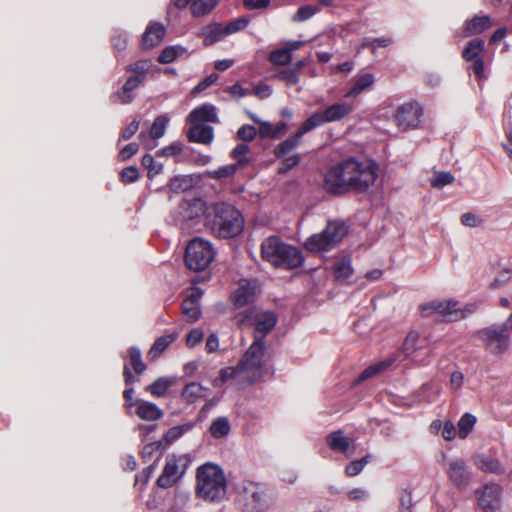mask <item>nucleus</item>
<instances>
[{
    "instance_id": "26",
    "label": "nucleus",
    "mask_w": 512,
    "mask_h": 512,
    "mask_svg": "<svg viewBox=\"0 0 512 512\" xmlns=\"http://www.w3.org/2000/svg\"><path fill=\"white\" fill-rule=\"evenodd\" d=\"M135 414L142 420L156 421L162 418L163 411L155 403L140 400L136 407Z\"/></svg>"
},
{
    "instance_id": "36",
    "label": "nucleus",
    "mask_w": 512,
    "mask_h": 512,
    "mask_svg": "<svg viewBox=\"0 0 512 512\" xmlns=\"http://www.w3.org/2000/svg\"><path fill=\"white\" fill-rule=\"evenodd\" d=\"M165 449V446L162 441H155L152 443L146 444L142 451L141 456L144 460V462H148L152 460V458L155 457L154 462L158 463L163 455V451Z\"/></svg>"
},
{
    "instance_id": "3",
    "label": "nucleus",
    "mask_w": 512,
    "mask_h": 512,
    "mask_svg": "<svg viewBox=\"0 0 512 512\" xmlns=\"http://www.w3.org/2000/svg\"><path fill=\"white\" fill-rule=\"evenodd\" d=\"M261 257L274 267L286 270L299 268L304 263L301 250L278 236H270L262 242Z\"/></svg>"
},
{
    "instance_id": "20",
    "label": "nucleus",
    "mask_w": 512,
    "mask_h": 512,
    "mask_svg": "<svg viewBox=\"0 0 512 512\" xmlns=\"http://www.w3.org/2000/svg\"><path fill=\"white\" fill-rule=\"evenodd\" d=\"M187 138L191 143L209 145L214 139V129L212 126L205 124H190V128L187 132Z\"/></svg>"
},
{
    "instance_id": "21",
    "label": "nucleus",
    "mask_w": 512,
    "mask_h": 512,
    "mask_svg": "<svg viewBox=\"0 0 512 512\" xmlns=\"http://www.w3.org/2000/svg\"><path fill=\"white\" fill-rule=\"evenodd\" d=\"M187 122L189 124H204L205 122L218 123L219 119L215 106L212 104H203L193 109L187 117Z\"/></svg>"
},
{
    "instance_id": "27",
    "label": "nucleus",
    "mask_w": 512,
    "mask_h": 512,
    "mask_svg": "<svg viewBox=\"0 0 512 512\" xmlns=\"http://www.w3.org/2000/svg\"><path fill=\"white\" fill-rule=\"evenodd\" d=\"M250 163V159L247 157H244L242 159H238L236 163L225 165L222 167H219L218 169L209 172V177L215 180H220L223 178H230L233 177L239 167H244Z\"/></svg>"
},
{
    "instance_id": "39",
    "label": "nucleus",
    "mask_w": 512,
    "mask_h": 512,
    "mask_svg": "<svg viewBox=\"0 0 512 512\" xmlns=\"http://www.w3.org/2000/svg\"><path fill=\"white\" fill-rule=\"evenodd\" d=\"M324 123H328L324 110L316 111L302 123L298 129L299 134L304 135L307 132L323 125Z\"/></svg>"
},
{
    "instance_id": "12",
    "label": "nucleus",
    "mask_w": 512,
    "mask_h": 512,
    "mask_svg": "<svg viewBox=\"0 0 512 512\" xmlns=\"http://www.w3.org/2000/svg\"><path fill=\"white\" fill-rule=\"evenodd\" d=\"M446 474L451 484L459 489L466 488L472 476L466 461L462 458L449 461L446 467Z\"/></svg>"
},
{
    "instance_id": "32",
    "label": "nucleus",
    "mask_w": 512,
    "mask_h": 512,
    "mask_svg": "<svg viewBox=\"0 0 512 512\" xmlns=\"http://www.w3.org/2000/svg\"><path fill=\"white\" fill-rule=\"evenodd\" d=\"M175 340L176 336L173 334L158 337L148 352V358L152 361L157 359Z\"/></svg>"
},
{
    "instance_id": "4",
    "label": "nucleus",
    "mask_w": 512,
    "mask_h": 512,
    "mask_svg": "<svg viewBox=\"0 0 512 512\" xmlns=\"http://www.w3.org/2000/svg\"><path fill=\"white\" fill-rule=\"evenodd\" d=\"M227 491V480L223 469L214 463H205L196 470V494L210 502L221 501Z\"/></svg>"
},
{
    "instance_id": "18",
    "label": "nucleus",
    "mask_w": 512,
    "mask_h": 512,
    "mask_svg": "<svg viewBox=\"0 0 512 512\" xmlns=\"http://www.w3.org/2000/svg\"><path fill=\"white\" fill-rule=\"evenodd\" d=\"M326 444L334 452H340L347 458L351 457L354 450L350 451V447L353 445V439L344 435L342 430H336L329 433L326 438Z\"/></svg>"
},
{
    "instance_id": "41",
    "label": "nucleus",
    "mask_w": 512,
    "mask_h": 512,
    "mask_svg": "<svg viewBox=\"0 0 512 512\" xmlns=\"http://www.w3.org/2000/svg\"><path fill=\"white\" fill-rule=\"evenodd\" d=\"M292 60L293 55L285 46L274 49L268 54V61L274 66H287L291 64Z\"/></svg>"
},
{
    "instance_id": "33",
    "label": "nucleus",
    "mask_w": 512,
    "mask_h": 512,
    "mask_svg": "<svg viewBox=\"0 0 512 512\" xmlns=\"http://www.w3.org/2000/svg\"><path fill=\"white\" fill-rule=\"evenodd\" d=\"M169 119L164 116L160 115L155 118L149 133L141 132L139 134V139L141 141H144L146 138H152V139H159L161 138L166 130V126L168 124Z\"/></svg>"
},
{
    "instance_id": "57",
    "label": "nucleus",
    "mask_w": 512,
    "mask_h": 512,
    "mask_svg": "<svg viewBox=\"0 0 512 512\" xmlns=\"http://www.w3.org/2000/svg\"><path fill=\"white\" fill-rule=\"evenodd\" d=\"M392 44L390 38H365L362 43V48H370L373 52L377 48H385Z\"/></svg>"
},
{
    "instance_id": "38",
    "label": "nucleus",
    "mask_w": 512,
    "mask_h": 512,
    "mask_svg": "<svg viewBox=\"0 0 512 512\" xmlns=\"http://www.w3.org/2000/svg\"><path fill=\"white\" fill-rule=\"evenodd\" d=\"M476 465L478 469L485 473L503 474L505 472L500 461L492 457H479Z\"/></svg>"
},
{
    "instance_id": "9",
    "label": "nucleus",
    "mask_w": 512,
    "mask_h": 512,
    "mask_svg": "<svg viewBox=\"0 0 512 512\" xmlns=\"http://www.w3.org/2000/svg\"><path fill=\"white\" fill-rule=\"evenodd\" d=\"M270 358L271 356L266 352L265 342H261V338H254L253 343L240 359L239 367L245 371L260 370Z\"/></svg>"
},
{
    "instance_id": "23",
    "label": "nucleus",
    "mask_w": 512,
    "mask_h": 512,
    "mask_svg": "<svg viewBox=\"0 0 512 512\" xmlns=\"http://www.w3.org/2000/svg\"><path fill=\"white\" fill-rule=\"evenodd\" d=\"M144 82V80L136 77V76H129L125 83L123 84L122 88L119 89L115 94L114 97L117 99V101L121 104H129L131 103L134 98L135 94L134 91Z\"/></svg>"
},
{
    "instance_id": "37",
    "label": "nucleus",
    "mask_w": 512,
    "mask_h": 512,
    "mask_svg": "<svg viewBox=\"0 0 512 512\" xmlns=\"http://www.w3.org/2000/svg\"><path fill=\"white\" fill-rule=\"evenodd\" d=\"M182 207L186 211L185 217L190 220L197 218L203 214L206 216L208 210V207H206L205 202L197 198L184 202Z\"/></svg>"
},
{
    "instance_id": "1",
    "label": "nucleus",
    "mask_w": 512,
    "mask_h": 512,
    "mask_svg": "<svg viewBox=\"0 0 512 512\" xmlns=\"http://www.w3.org/2000/svg\"><path fill=\"white\" fill-rule=\"evenodd\" d=\"M377 177L376 162L348 157L328 168L323 177L322 188L326 193L337 197L349 192L365 193L374 185Z\"/></svg>"
},
{
    "instance_id": "10",
    "label": "nucleus",
    "mask_w": 512,
    "mask_h": 512,
    "mask_svg": "<svg viewBox=\"0 0 512 512\" xmlns=\"http://www.w3.org/2000/svg\"><path fill=\"white\" fill-rule=\"evenodd\" d=\"M422 115L423 109L417 102H408L398 107L395 121L401 130L407 131L419 125Z\"/></svg>"
},
{
    "instance_id": "43",
    "label": "nucleus",
    "mask_w": 512,
    "mask_h": 512,
    "mask_svg": "<svg viewBox=\"0 0 512 512\" xmlns=\"http://www.w3.org/2000/svg\"><path fill=\"white\" fill-rule=\"evenodd\" d=\"M185 52L186 49L180 45L168 46L161 51L157 60L161 64H169Z\"/></svg>"
},
{
    "instance_id": "46",
    "label": "nucleus",
    "mask_w": 512,
    "mask_h": 512,
    "mask_svg": "<svg viewBox=\"0 0 512 512\" xmlns=\"http://www.w3.org/2000/svg\"><path fill=\"white\" fill-rule=\"evenodd\" d=\"M476 423V417L470 413H465L458 421V436L465 439L468 434L473 430Z\"/></svg>"
},
{
    "instance_id": "62",
    "label": "nucleus",
    "mask_w": 512,
    "mask_h": 512,
    "mask_svg": "<svg viewBox=\"0 0 512 512\" xmlns=\"http://www.w3.org/2000/svg\"><path fill=\"white\" fill-rule=\"evenodd\" d=\"M182 152V144L179 142L171 143L170 145L160 149L158 155L170 157L179 155Z\"/></svg>"
},
{
    "instance_id": "11",
    "label": "nucleus",
    "mask_w": 512,
    "mask_h": 512,
    "mask_svg": "<svg viewBox=\"0 0 512 512\" xmlns=\"http://www.w3.org/2000/svg\"><path fill=\"white\" fill-rule=\"evenodd\" d=\"M458 301L450 299L447 301H433L429 304L422 305L421 311L423 316H429L436 312L443 317L445 322H455L461 320V313L457 311Z\"/></svg>"
},
{
    "instance_id": "60",
    "label": "nucleus",
    "mask_w": 512,
    "mask_h": 512,
    "mask_svg": "<svg viewBox=\"0 0 512 512\" xmlns=\"http://www.w3.org/2000/svg\"><path fill=\"white\" fill-rule=\"evenodd\" d=\"M300 156L298 154L287 157L283 160L281 166L278 169L280 174H285L300 163Z\"/></svg>"
},
{
    "instance_id": "22",
    "label": "nucleus",
    "mask_w": 512,
    "mask_h": 512,
    "mask_svg": "<svg viewBox=\"0 0 512 512\" xmlns=\"http://www.w3.org/2000/svg\"><path fill=\"white\" fill-rule=\"evenodd\" d=\"M277 316L273 312H264L255 318V336L261 338V342H265V336L276 326Z\"/></svg>"
},
{
    "instance_id": "56",
    "label": "nucleus",
    "mask_w": 512,
    "mask_h": 512,
    "mask_svg": "<svg viewBox=\"0 0 512 512\" xmlns=\"http://www.w3.org/2000/svg\"><path fill=\"white\" fill-rule=\"evenodd\" d=\"M120 181L123 184H130L138 180L139 178V171L136 166H128L122 169V171L119 174Z\"/></svg>"
},
{
    "instance_id": "8",
    "label": "nucleus",
    "mask_w": 512,
    "mask_h": 512,
    "mask_svg": "<svg viewBox=\"0 0 512 512\" xmlns=\"http://www.w3.org/2000/svg\"><path fill=\"white\" fill-rule=\"evenodd\" d=\"M508 330L502 325H492L478 331V337L486 348L495 355L504 353L510 343Z\"/></svg>"
},
{
    "instance_id": "6",
    "label": "nucleus",
    "mask_w": 512,
    "mask_h": 512,
    "mask_svg": "<svg viewBox=\"0 0 512 512\" xmlns=\"http://www.w3.org/2000/svg\"><path fill=\"white\" fill-rule=\"evenodd\" d=\"M214 257L215 250L212 244L197 237L189 241L185 250L184 261L188 269L200 272L211 264Z\"/></svg>"
},
{
    "instance_id": "64",
    "label": "nucleus",
    "mask_w": 512,
    "mask_h": 512,
    "mask_svg": "<svg viewBox=\"0 0 512 512\" xmlns=\"http://www.w3.org/2000/svg\"><path fill=\"white\" fill-rule=\"evenodd\" d=\"M401 512H411L413 506L412 494L408 490H403L400 498Z\"/></svg>"
},
{
    "instance_id": "44",
    "label": "nucleus",
    "mask_w": 512,
    "mask_h": 512,
    "mask_svg": "<svg viewBox=\"0 0 512 512\" xmlns=\"http://www.w3.org/2000/svg\"><path fill=\"white\" fill-rule=\"evenodd\" d=\"M210 434L216 439L227 436L230 432V423L226 417H218L210 426Z\"/></svg>"
},
{
    "instance_id": "7",
    "label": "nucleus",
    "mask_w": 512,
    "mask_h": 512,
    "mask_svg": "<svg viewBox=\"0 0 512 512\" xmlns=\"http://www.w3.org/2000/svg\"><path fill=\"white\" fill-rule=\"evenodd\" d=\"M240 495L249 512H263L268 509L273 498L269 489L260 483L245 480L240 485Z\"/></svg>"
},
{
    "instance_id": "59",
    "label": "nucleus",
    "mask_w": 512,
    "mask_h": 512,
    "mask_svg": "<svg viewBox=\"0 0 512 512\" xmlns=\"http://www.w3.org/2000/svg\"><path fill=\"white\" fill-rule=\"evenodd\" d=\"M139 151V144L136 142L125 145L118 153L120 161H127Z\"/></svg>"
},
{
    "instance_id": "5",
    "label": "nucleus",
    "mask_w": 512,
    "mask_h": 512,
    "mask_svg": "<svg viewBox=\"0 0 512 512\" xmlns=\"http://www.w3.org/2000/svg\"><path fill=\"white\" fill-rule=\"evenodd\" d=\"M348 233V227L342 221H329L325 229L317 234L311 235L305 244L311 252H322L331 250Z\"/></svg>"
},
{
    "instance_id": "25",
    "label": "nucleus",
    "mask_w": 512,
    "mask_h": 512,
    "mask_svg": "<svg viewBox=\"0 0 512 512\" xmlns=\"http://www.w3.org/2000/svg\"><path fill=\"white\" fill-rule=\"evenodd\" d=\"M354 79L353 86L345 94L346 98H356L371 88L375 82L374 75L371 73H358Z\"/></svg>"
},
{
    "instance_id": "63",
    "label": "nucleus",
    "mask_w": 512,
    "mask_h": 512,
    "mask_svg": "<svg viewBox=\"0 0 512 512\" xmlns=\"http://www.w3.org/2000/svg\"><path fill=\"white\" fill-rule=\"evenodd\" d=\"M139 129V121L133 120L122 131L120 140H129Z\"/></svg>"
},
{
    "instance_id": "16",
    "label": "nucleus",
    "mask_w": 512,
    "mask_h": 512,
    "mask_svg": "<svg viewBox=\"0 0 512 512\" xmlns=\"http://www.w3.org/2000/svg\"><path fill=\"white\" fill-rule=\"evenodd\" d=\"M218 2L219 0H171V4L178 10L189 6L191 14L196 18L209 14Z\"/></svg>"
},
{
    "instance_id": "29",
    "label": "nucleus",
    "mask_w": 512,
    "mask_h": 512,
    "mask_svg": "<svg viewBox=\"0 0 512 512\" xmlns=\"http://www.w3.org/2000/svg\"><path fill=\"white\" fill-rule=\"evenodd\" d=\"M485 42L481 38L471 39L463 49L461 56L466 62L483 57Z\"/></svg>"
},
{
    "instance_id": "2",
    "label": "nucleus",
    "mask_w": 512,
    "mask_h": 512,
    "mask_svg": "<svg viewBox=\"0 0 512 512\" xmlns=\"http://www.w3.org/2000/svg\"><path fill=\"white\" fill-rule=\"evenodd\" d=\"M205 226L219 239H232L243 231L244 218L233 205L218 202L208 207Z\"/></svg>"
},
{
    "instance_id": "14",
    "label": "nucleus",
    "mask_w": 512,
    "mask_h": 512,
    "mask_svg": "<svg viewBox=\"0 0 512 512\" xmlns=\"http://www.w3.org/2000/svg\"><path fill=\"white\" fill-rule=\"evenodd\" d=\"M502 488L499 484H485L482 490L477 491L478 505L484 512H493L500 505Z\"/></svg>"
},
{
    "instance_id": "28",
    "label": "nucleus",
    "mask_w": 512,
    "mask_h": 512,
    "mask_svg": "<svg viewBox=\"0 0 512 512\" xmlns=\"http://www.w3.org/2000/svg\"><path fill=\"white\" fill-rule=\"evenodd\" d=\"M395 362V358H388L365 368L357 377L356 383H361L379 373L386 371Z\"/></svg>"
},
{
    "instance_id": "54",
    "label": "nucleus",
    "mask_w": 512,
    "mask_h": 512,
    "mask_svg": "<svg viewBox=\"0 0 512 512\" xmlns=\"http://www.w3.org/2000/svg\"><path fill=\"white\" fill-rule=\"evenodd\" d=\"M454 182V176L450 172H437L431 180L433 188H442Z\"/></svg>"
},
{
    "instance_id": "49",
    "label": "nucleus",
    "mask_w": 512,
    "mask_h": 512,
    "mask_svg": "<svg viewBox=\"0 0 512 512\" xmlns=\"http://www.w3.org/2000/svg\"><path fill=\"white\" fill-rule=\"evenodd\" d=\"M151 67V62L149 60H139L133 64L127 65L125 67L126 72H131L133 76H136L145 81L146 75Z\"/></svg>"
},
{
    "instance_id": "35",
    "label": "nucleus",
    "mask_w": 512,
    "mask_h": 512,
    "mask_svg": "<svg viewBox=\"0 0 512 512\" xmlns=\"http://www.w3.org/2000/svg\"><path fill=\"white\" fill-rule=\"evenodd\" d=\"M254 299V289L250 284H241L233 294V302L237 307H243Z\"/></svg>"
},
{
    "instance_id": "52",
    "label": "nucleus",
    "mask_w": 512,
    "mask_h": 512,
    "mask_svg": "<svg viewBox=\"0 0 512 512\" xmlns=\"http://www.w3.org/2000/svg\"><path fill=\"white\" fill-rule=\"evenodd\" d=\"M320 8L312 5H304L297 9L292 16L293 22H304L320 12Z\"/></svg>"
},
{
    "instance_id": "51",
    "label": "nucleus",
    "mask_w": 512,
    "mask_h": 512,
    "mask_svg": "<svg viewBox=\"0 0 512 512\" xmlns=\"http://www.w3.org/2000/svg\"><path fill=\"white\" fill-rule=\"evenodd\" d=\"M372 456L367 454L361 459L351 461L345 467V474L348 477H354L362 472L366 464H368L371 460Z\"/></svg>"
},
{
    "instance_id": "13",
    "label": "nucleus",
    "mask_w": 512,
    "mask_h": 512,
    "mask_svg": "<svg viewBox=\"0 0 512 512\" xmlns=\"http://www.w3.org/2000/svg\"><path fill=\"white\" fill-rule=\"evenodd\" d=\"M128 358L130 366L127 364L123 366V378L126 386H132L139 379L133 375L131 368L137 375H141L146 371L147 366L142 360L141 350L136 346L128 349Z\"/></svg>"
},
{
    "instance_id": "24",
    "label": "nucleus",
    "mask_w": 512,
    "mask_h": 512,
    "mask_svg": "<svg viewBox=\"0 0 512 512\" xmlns=\"http://www.w3.org/2000/svg\"><path fill=\"white\" fill-rule=\"evenodd\" d=\"M200 35L203 36V45L209 47L222 40L227 34L225 27L220 23L214 22L204 26L201 29Z\"/></svg>"
},
{
    "instance_id": "31",
    "label": "nucleus",
    "mask_w": 512,
    "mask_h": 512,
    "mask_svg": "<svg viewBox=\"0 0 512 512\" xmlns=\"http://www.w3.org/2000/svg\"><path fill=\"white\" fill-rule=\"evenodd\" d=\"M302 137L303 134H299V130H297L296 133L282 141L274 149L275 157L277 159L283 158L285 155H287L290 151H292L300 144Z\"/></svg>"
},
{
    "instance_id": "61",
    "label": "nucleus",
    "mask_w": 512,
    "mask_h": 512,
    "mask_svg": "<svg viewBox=\"0 0 512 512\" xmlns=\"http://www.w3.org/2000/svg\"><path fill=\"white\" fill-rule=\"evenodd\" d=\"M418 340V333L417 332H410L404 343H403V351L406 354H411L412 352L416 351L419 347L416 345V341Z\"/></svg>"
},
{
    "instance_id": "50",
    "label": "nucleus",
    "mask_w": 512,
    "mask_h": 512,
    "mask_svg": "<svg viewBox=\"0 0 512 512\" xmlns=\"http://www.w3.org/2000/svg\"><path fill=\"white\" fill-rule=\"evenodd\" d=\"M239 367V363L235 367H226L220 370L219 377L213 381L215 387L226 383L228 380L235 379L239 373L244 372Z\"/></svg>"
},
{
    "instance_id": "15",
    "label": "nucleus",
    "mask_w": 512,
    "mask_h": 512,
    "mask_svg": "<svg viewBox=\"0 0 512 512\" xmlns=\"http://www.w3.org/2000/svg\"><path fill=\"white\" fill-rule=\"evenodd\" d=\"M180 460L181 459L175 455H170L166 458L163 471L156 481L158 487L164 489L170 488L178 481L181 477V473H179Z\"/></svg>"
},
{
    "instance_id": "17",
    "label": "nucleus",
    "mask_w": 512,
    "mask_h": 512,
    "mask_svg": "<svg viewBox=\"0 0 512 512\" xmlns=\"http://www.w3.org/2000/svg\"><path fill=\"white\" fill-rule=\"evenodd\" d=\"M492 25L491 18L488 15L474 16L465 21L463 28L456 31L455 36L459 38H467L479 35L487 31Z\"/></svg>"
},
{
    "instance_id": "19",
    "label": "nucleus",
    "mask_w": 512,
    "mask_h": 512,
    "mask_svg": "<svg viewBox=\"0 0 512 512\" xmlns=\"http://www.w3.org/2000/svg\"><path fill=\"white\" fill-rule=\"evenodd\" d=\"M166 34L165 26L160 22H150L141 39L143 49H152L160 44Z\"/></svg>"
},
{
    "instance_id": "58",
    "label": "nucleus",
    "mask_w": 512,
    "mask_h": 512,
    "mask_svg": "<svg viewBox=\"0 0 512 512\" xmlns=\"http://www.w3.org/2000/svg\"><path fill=\"white\" fill-rule=\"evenodd\" d=\"M257 130L254 126L245 124L241 126L237 131V137L243 141L250 142L255 139Z\"/></svg>"
},
{
    "instance_id": "40",
    "label": "nucleus",
    "mask_w": 512,
    "mask_h": 512,
    "mask_svg": "<svg viewBox=\"0 0 512 512\" xmlns=\"http://www.w3.org/2000/svg\"><path fill=\"white\" fill-rule=\"evenodd\" d=\"M333 274L335 280L338 282H342L349 278L353 274L350 258L344 257L338 260L333 266Z\"/></svg>"
},
{
    "instance_id": "48",
    "label": "nucleus",
    "mask_w": 512,
    "mask_h": 512,
    "mask_svg": "<svg viewBox=\"0 0 512 512\" xmlns=\"http://www.w3.org/2000/svg\"><path fill=\"white\" fill-rule=\"evenodd\" d=\"M273 78L285 83L287 86H294L300 82V75L291 67L277 71Z\"/></svg>"
},
{
    "instance_id": "55",
    "label": "nucleus",
    "mask_w": 512,
    "mask_h": 512,
    "mask_svg": "<svg viewBox=\"0 0 512 512\" xmlns=\"http://www.w3.org/2000/svg\"><path fill=\"white\" fill-rule=\"evenodd\" d=\"M250 23V19L248 17H239L231 22H229L225 27V32L227 35L234 34L238 31L244 30Z\"/></svg>"
},
{
    "instance_id": "30",
    "label": "nucleus",
    "mask_w": 512,
    "mask_h": 512,
    "mask_svg": "<svg viewBox=\"0 0 512 512\" xmlns=\"http://www.w3.org/2000/svg\"><path fill=\"white\" fill-rule=\"evenodd\" d=\"M352 111L353 106L347 102L332 104L324 110L328 122H336L342 120Z\"/></svg>"
},
{
    "instance_id": "47",
    "label": "nucleus",
    "mask_w": 512,
    "mask_h": 512,
    "mask_svg": "<svg viewBox=\"0 0 512 512\" xmlns=\"http://www.w3.org/2000/svg\"><path fill=\"white\" fill-rule=\"evenodd\" d=\"M191 428L192 425L190 424L177 425L170 428L163 436V444L165 443V445H171L176 440L181 438Z\"/></svg>"
},
{
    "instance_id": "45",
    "label": "nucleus",
    "mask_w": 512,
    "mask_h": 512,
    "mask_svg": "<svg viewBox=\"0 0 512 512\" xmlns=\"http://www.w3.org/2000/svg\"><path fill=\"white\" fill-rule=\"evenodd\" d=\"M183 314L189 322H195L201 316V309L198 302L192 299H184L181 305Z\"/></svg>"
},
{
    "instance_id": "42",
    "label": "nucleus",
    "mask_w": 512,
    "mask_h": 512,
    "mask_svg": "<svg viewBox=\"0 0 512 512\" xmlns=\"http://www.w3.org/2000/svg\"><path fill=\"white\" fill-rule=\"evenodd\" d=\"M172 385V380L166 377H159L152 384L147 386L145 390L155 397H163Z\"/></svg>"
},
{
    "instance_id": "53",
    "label": "nucleus",
    "mask_w": 512,
    "mask_h": 512,
    "mask_svg": "<svg viewBox=\"0 0 512 512\" xmlns=\"http://www.w3.org/2000/svg\"><path fill=\"white\" fill-rule=\"evenodd\" d=\"M141 164L143 167L148 169V177L152 178L155 175L159 174L162 171V164L157 163L153 156L150 154H145L141 159Z\"/></svg>"
},
{
    "instance_id": "34",
    "label": "nucleus",
    "mask_w": 512,
    "mask_h": 512,
    "mask_svg": "<svg viewBox=\"0 0 512 512\" xmlns=\"http://www.w3.org/2000/svg\"><path fill=\"white\" fill-rule=\"evenodd\" d=\"M205 391L206 388L203 387L201 384L191 382L184 387L181 396L188 404H193L197 402L199 399L205 397Z\"/></svg>"
}]
</instances>
